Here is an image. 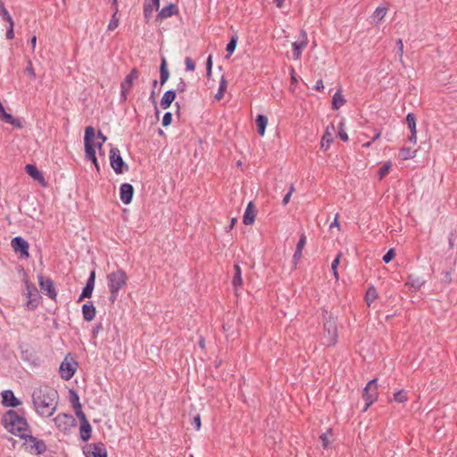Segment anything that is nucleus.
<instances>
[{
	"instance_id": "obj_45",
	"label": "nucleus",
	"mask_w": 457,
	"mask_h": 457,
	"mask_svg": "<svg viewBox=\"0 0 457 457\" xmlns=\"http://www.w3.org/2000/svg\"><path fill=\"white\" fill-rule=\"evenodd\" d=\"M187 85L183 79H179V83L176 86V93L181 94L187 91Z\"/></svg>"
},
{
	"instance_id": "obj_60",
	"label": "nucleus",
	"mask_w": 457,
	"mask_h": 457,
	"mask_svg": "<svg viewBox=\"0 0 457 457\" xmlns=\"http://www.w3.org/2000/svg\"><path fill=\"white\" fill-rule=\"evenodd\" d=\"M103 329V324L101 322L96 324L92 329V337L96 338L98 333Z\"/></svg>"
},
{
	"instance_id": "obj_53",
	"label": "nucleus",
	"mask_w": 457,
	"mask_h": 457,
	"mask_svg": "<svg viewBox=\"0 0 457 457\" xmlns=\"http://www.w3.org/2000/svg\"><path fill=\"white\" fill-rule=\"evenodd\" d=\"M294 190H295V187H294L293 185H291L288 192L284 195V197L282 199V204L283 205H287L289 203L290 197H291L292 193L294 192Z\"/></svg>"
},
{
	"instance_id": "obj_64",
	"label": "nucleus",
	"mask_w": 457,
	"mask_h": 457,
	"mask_svg": "<svg viewBox=\"0 0 457 457\" xmlns=\"http://www.w3.org/2000/svg\"><path fill=\"white\" fill-rule=\"evenodd\" d=\"M324 88L323 81L322 79H318L313 87V89L316 91H320Z\"/></svg>"
},
{
	"instance_id": "obj_34",
	"label": "nucleus",
	"mask_w": 457,
	"mask_h": 457,
	"mask_svg": "<svg viewBox=\"0 0 457 457\" xmlns=\"http://www.w3.org/2000/svg\"><path fill=\"white\" fill-rule=\"evenodd\" d=\"M107 140V137L103 134L101 130H98L97 135H96V138L94 140V145H96V148L99 150V152H102L103 145Z\"/></svg>"
},
{
	"instance_id": "obj_32",
	"label": "nucleus",
	"mask_w": 457,
	"mask_h": 457,
	"mask_svg": "<svg viewBox=\"0 0 457 457\" xmlns=\"http://www.w3.org/2000/svg\"><path fill=\"white\" fill-rule=\"evenodd\" d=\"M406 123L411 134H417L416 117L414 113L409 112L406 115Z\"/></svg>"
},
{
	"instance_id": "obj_21",
	"label": "nucleus",
	"mask_w": 457,
	"mask_h": 457,
	"mask_svg": "<svg viewBox=\"0 0 457 457\" xmlns=\"http://www.w3.org/2000/svg\"><path fill=\"white\" fill-rule=\"evenodd\" d=\"M138 78V71L136 69L131 70V71L125 77L124 80L120 83V88L124 90H130L133 83Z\"/></svg>"
},
{
	"instance_id": "obj_62",
	"label": "nucleus",
	"mask_w": 457,
	"mask_h": 457,
	"mask_svg": "<svg viewBox=\"0 0 457 457\" xmlns=\"http://www.w3.org/2000/svg\"><path fill=\"white\" fill-rule=\"evenodd\" d=\"M95 281H96V271L92 270L89 274V277L87 279L86 284H89L92 287H95Z\"/></svg>"
},
{
	"instance_id": "obj_43",
	"label": "nucleus",
	"mask_w": 457,
	"mask_h": 457,
	"mask_svg": "<svg viewBox=\"0 0 457 457\" xmlns=\"http://www.w3.org/2000/svg\"><path fill=\"white\" fill-rule=\"evenodd\" d=\"M117 14L118 13L113 12L112 15V18L109 21L107 28H108V30H110V31H112L115 29H117L120 24V21H119V18L117 17Z\"/></svg>"
},
{
	"instance_id": "obj_15",
	"label": "nucleus",
	"mask_w": 457,
	"mask_h": 457,
	"mask_svg": "<svg viewBox=\"0 0 457 457\" xmlns=\"http://www.w3.org/2000/svg\"><path fill=\"white\" fill-rule=\"evenodd\" d=\"M134 187L129 183H123L120 187V198L124 204H129L133 199Z\"/></svg>"
},
{
	"instance_id": "obj_50",
	"label": "nucleus",
	"mask_w": 457,
	"mask_h": 457,
	"mask_svg": "<svg viewBox=\"0 0 457 457\" xmlns=\"http://www.w3.org/2000/svg\"><path fill=\"white\" fill-rule=\"evenodd\" d=\"M343 126H344V123L343 122H340L339 124V131H338V137L339 138L344 141V142H347L348 141V135L347 133L343 129Z\"/></svg>"
},
{
	"instance_id": "obj_44",
	"label": "nucleus",
	"mask_w": 457,
	"mask_h": 457,
	"mask_svg": "<svg viewBox=\"0 0 457 457\" xmlns=\"http://www.w3.org/2000/svg\"><path fill=\"white\" fill-rule=\"evenodd\" d=\"M226 87H227V82L224 79V78H222L221 80L220 81L218 92L215 95V98L217 100H220L223 96Z\"/></svg>"
},
{
	"instance_id": "obj_30",
	"label": "nucleus",
	"mask_w": 457,
	"mask_h": 457,
	"mask_svg": "<svg viewBox=\"0 0 457 457\" xmlns=\"http://www.w3.org/2000/svg\"><path fill=\"white\" fill-rule=\"evenodd\" d=\"M378 295L376 287L374 286L369 287L365 295V301L367 305L370 306L371 303L378 298Z\"/></svg>"
},
{
	"instance_id": "obj_3",
	"label": "nucleus",
	"mask_w": 457,
	"mask_h": 457,
	"mask_svg": "<svg viewBox=\"0 0 457 457\" xmlns=\"http://www.w3.org/2000/svg\"><path fill=\"white\" fill-rule=\"evenodd\" d=\"M323 335L322 344L326 346H333L337 342V326L336 318L326 310L322 311Z\"/></svg>"
},
{
	"instance_id": "obj_52",
	"label": "nucleus",
	"mask_w": 457,
	"mask_h": 457,
	"mask_svg": "<svg viewBox=\"0 0 457 457\" xmlns=\"http://www.w3.org/2000/svg\"><path fill=\"white\" fill-rule=\"evenodd\" d=\"M212 56L210 54L206 60V76L210 78L212 75Z\"/></svg>"
},
{
	"instance_id": "obj_56",
	"label": "nucleus",
	"mask_w": 457,
	"mask_h": 457,
	"mask_svg": "<svg viewBox=\"0 0 457 457\" xmlns=\"http://www.w3.org/2000/svg\"><path fill=\"white\" fill-rule=\"evenodd\" d=\"M154 10H158L157 8L152 6L150 4L149 0H145L144 7H143V12H151L154 13Z\"/></svg>"
},
{
	"instance_id": "obj_54",
	"label": "nucleus",
	"mask_w": 457,
	"mask_h": 457,
	"mask_svg": "<svg viewBox=\"0 0 457 457\" xmlns=\"http://www.w3.org/2000/svg\"><path fill=\"white\" fill-rule=\"evenodd\" d=\"M390 167H391L390 162L386 163L385 165H383V166L379 169V170H378V176H379L380 178L385 177V176L388 173Z\"/></svg>"
},
{
	"instance_id": "obj_41",
	"label": "nucleus",
	"mask_w": 457,
	"mask_h": 457,
	"mask_svg": "<svg viewBox=\"0 0 457 457\" xmlns=\"http://www.w3.org/2000/svg\"><path fill=\"white\" fill-rule=\"evenodd\" d=\"M4 121L8 123V124H11V125H12L13 127H16V128H21L22 127L21 120L19 119H17V118H14L11 113H9L8 115H5V118H4Z\"/></svg>"
},
{
	"instance_id": "obj_39",
	"label": "nucleus",
	"mask_w": 457,
	"mask_h": 457,
	"mask_svg": "<svg viewBox=\"0 0 457 457\" xmlns=\"http://www.w3.org/2000/svg\"><path fill=\"white\" fill-rule=\"evenodd\" d=\"M331 435H332V429L328 428V429H327V431L325 433H323L320 436V439L321 441L323 449H328V445H329V436Z\"/></svg>"
},
{
	"instance_id": "obj_29",
	"label": "nucleus",
	"mask_w": 457,
	"mask_h": 457,
	"mask_svg": "<svg viewBox=\"0 0 457 457\" xmlns=\"http://www.w3.org/2000/svg\"><path fill=\"white\" fill-rule=\"evenodd\" d=\"M234 270H235V273H234V276L232 278V285L235 287V289H237V287H240L243 283L242 270L238 264L234 265Z\"/></svg>"
},
{
	"instance_id": "obj_18",
	"label": "nucleus",
	"mask_w": 457,
	"mask_h": 457,
	"mask_svg": "<svg viewBox=\"0 0 457 457\" xmlns=\"http://www.w3.org/2000/svg\"><path fill=\"white\" fill-rule=\"evenodd\" d=\"M26 172L36 181L43 187H46V181L43 173L34 164H27L25 166Z\"/></svg>"
},
{
	"instance_id": "obj_2",
	"label": "nucleus",
	"mask_w": 457,
	"mask_h": 457,
	"mask_svg": "<svg viewBox=\"0 0 457 457\" xmlns=\"http://www.w3.org/2000/svg\"><path fill=\"white\" fill-rule=\"evenodd\" d=\"M2 424L8 432L21 438L25 437V432L29 428L27 420L13 410H9L3 415Z\"/></svg>"
},
{
	"instance_id": "obj_36",
	"label": "nucleus",
	"mask_w": 457,
	"mask_h": 457,
	"mask_svg": "<svg viewBox=\"0 0 457 457\" xmlns=\"http://www.w3.org/2000/svg\"><path fill=\"white\" fill-rule=\"evenodd\" d=\"M93 291H94V287L89 286V284H86L85 287L82 289V292H81L79 299H78V302H80V301H82L85 298L91 297V295L93 294Z\"/></svg>"
},
{
	"instance_id": "obj_31",
	"label": "nucleus",
	"mask_w": 457,
	"mask_h": 457,
	"mask_svg": "<svg viewBox=\"0 0 457 457\" xmlns=\"http://www.w3.org/2000/svg\"><path fill=\"white\" fill-rule=\"evenodd\" d=\"M345 99L343 95L339 91L336 92L332 98V108L334 110H338L345 104Z\"/></svg>"
},
{
	"instance_id": "obj_6",
	"label": "nucleus",
	"mask_w": 457,
	"mask_h": 457,
	"mask_svg": "<svg viewBox=\"0 0 457 457\" xmlns=\"http://www.w3.org/2000/svg\"><path fill=\"white\" fill-rule=\"evenodd\" d=\"M109 159L110 165L116 174H123L129 171V165L123 161L117 147L111 148Z\"/></svg>"
},
{
	"instance_id": "obj_25",
	"label": "nucleus",
	"mask_w": 457,
	"mask_h": 457,
	"mask_svg": "<svg viewBox=\"0 0 457 457\" xmlns=\"http://www.w3.org/2000/svg\"><path fill=\"white\" fill-rule=\"evenodd\" d=\"M425 283V280L413 274H410L407 278L406 285L410 286L414 290H419Z\"/></svg>"
},
{
	"instance_id": "obj_51",
	"label": "nucleus",
	"mask_w": 457,
	"mask_h": 457,
	"mask_svg": "<svg viewBox=\"0 0 457 457\" xmlns=\"http://www.w3.org/2000/svg\"><path fill=\"white\" fill-rule=\"evenodd\" d=\"M396 46H397V54L399 55L400 61H403V43L401 38H398L396 40Z\"/></svg>"
},
{
	"instance_id": "obj_22",
	"label": "nucleus",
	"mask_w": 457,
	"mask_h": 457,
	"mask_svg": "<svg viewBox=\"0 0 457 457\" xmlns=\"http://www.w3.org/2000/svg\"><path fill=\"white\" fill-rule=\"evenodd\" d=\"M176 98V91L173 89L167 90L162 96L160 105L163 110L168 109Z\"/></svg>"
},
{
	"instance_id": "obj_11",
	"label": "nucleus",
	"mask_w": 457,
	"mask_h": 457,
	"mask_svg": "<svg viewBox=\"0 0 457 457\" xmlns=\"http://www.w3.org/2000/svg\"><path fill=\"white\" fill-rule=\"evenodd\" d=\"M85 457H108L105 445L102 442L93 443L83 448Z\"/></svg>"
},
{
	"instance_id": "obj_61",
	"label": "nucleus",
	"mask_w": 457,
	"mask_h": 457,
	"mask_svg": "<svg viewBox=\"0 0 457 457\" xmlns=\"http://www.w3.org/2000/svg\"><path fill=\"white\" fill-rule=\"evenodd\" d=\"M192 425L195 428V430H199L201 428V417L199 414L195 416L192 420Z\"/></svg>"
},
{
	"instance_id": "obj_42",
	"label": "nucleus",
	"mask_w": 457,
	"mask_h": 457,
	"mask_svg": "<svg viewBox=\"0 0 457 457\" xmlns=\"http://www.w3.org/2000/svg\"><path fill=\"white\" fill-rule=\"evenodd\" d=\"M408 398L406 396V394L403 390H399L394 394V401L396 403H405L407 402Z\"/></svg>"
},
{
	"instance_id": "obj_14",
	"label": "nucleus",
	"mask_w": 457,
	"mask_h": 457,
	"mask_svg": "<svg viewBox=\"0 0 457 457\" xmlns=\"http://www.w3.org/2000/svg\"><path fill=\"white\" fill-rule=\"evenodd\" d=\"M74 419L71 414L59 413L54 419L55 426L62 430H67L74 422Z\"/></svg>"
},
{
	"instance_id": "obj_12",
	"label": "nucleus",
	"mask_w": 457,
	"mask_h": 457,
	"mask_svg": "<svg viewBox=\"0 0 457 457\" xmlns=\"http://www.w3.org/2000/svg\"><path fill=\"white\" fill-rule=\"evenodd\" d=\"M26 283V289H27V297L28 301L26 303V307L29 310H35L40 303L41 296L37 289V287L29 283L28 281Z\"/></svg>"
},
{
	"instance_id": "obj_1",
	"label": "nucleus",
	"mask_w": 457,
	"mask_h": 457,
	"mask_svg": "<svg viewBox=\"0 0 457 457\" xmlns=\"http://www.w3.org/2000/svg\"><path fill=\"white\" fill-rule=\"evenodd\" d=\"M58 400V392L48 386H41L32 393L34 409L43 418H49L55 412Z\"/></svg>"
},
{
	"instance_id": "obj_35",
	"label": "nucleus",
	"mask_w": 457,
	"mask_h": 457,
	"mask_svg": "<svg viewBox=\"0 0 457 457\" xmlns=\"http://www.w3.org/2000/svg\"><path fill=\"white\" fill-rule=\"evenodd\" d=\"M70 402L73 409H80L81 403L79 402V396L75 390H70Z\"/></svg>"
},
{
	"instance_id": "obj_55",
	"label": "nucleus",
	"mask_w": 457,
	"mask_h": 457,
	"mask_svg": "<svg viewBox=\"0 0 457 457\" xmlns=\"http://www.w3.org/2000/svg\"><path fill=\"white\" fill-rule=\"evenodd\" d=\"M305 245H306V237L304 234H302L300 236V238H299L297 244H296L295 249L303 251Z\"/></svg>"
},
{
	"instance_id": "obj_40",
	"label": "nucleus",
	"mask_w": 457,
	"mask_h": 457,
	"mask_svg": "<svg viewBox=\"0 0 457 457\" xmlns=\"http://www.w3.org/2000/svg\"><path fill=\"white\" fill-rule=\"evenodd\" d=\"M237 43V37L233 36L226 46V51L228 52V56H230L235 52Z\"/></svg>"
},
{
	"instance_id": "obj_37",
	"label": "nucleus",
	"mask_w": 457,
	"mask_h": 457,
	"mask_svg": "<svg viewBox=\"0 0 457 457\" xmlns=\"http://www.w3.org/2000/svg\"><path fill=\"white\" fill-rule=\"evenodd\" d=\"M343 253L341 252L337 253L336 258L333 260L331 263V270L333 271V275L336 278V279H338V272H337V267L340 263V259L342 257Z\"/></svg>"
},
{
	"instance_id": "obj_26",
	"label": "nucleus",
	"mask_w": 457,
	"mask_h": 457,
	"mask_svg": "<svg viewBox=\"0 0 457 457\" xmlns=\"http://www.w3.org/2000/svg\"><path fill=\"white\" fill-rule=\"evenodd\" d=\"M258 134L262 137L268 124V118L263 114H258L255 120Z\"/></svg>"
},
{
	"instance_id": "obj_49",
	"label": "nucleus",
	"mask_w": 457,
	"mask_h": 457,
	"mask_svg": "<svg viewBox=\"0 0 457 457\" xmlns=\"http://www.w3.org/2000/svg\"><path fill=\"white\" fill-rule=\"evenodd\" d=\"M185 65H186V71H193L195 69V63L190 57H186L185 59Z\"/></svg>"
},
{
	"instance_id": "obj_58",
	"label": "nucleus",
	"mask_w": 457,
	"mask_h": 457,
	"mask_svg": "<svg viewBox=\"0 0 457 457\" xmlns=\"http://www.w3.org/2000/svg\"><path fill=\"white\" fill-rule=\"evenodd\" d=\"M74 411L80 422H84L85 420H87L86 414L82 411V406H80V409H74Z\"/></svg>"
},
{
	"instance_id": "obj_5",
	"label": "nucleus",
	"mask_w": 457,
	"mask_h": 457,
	"mask_svg": "<svg viewBox=\"0 0 457 457\" xmlns=\"http://www.w3.org/2000/svg\"><path fill=\"white\" fill-rule=\"evenodd\" d=\"M96 138V130L92 126H88L85 129L84 145H85V159L87 161H95L96 157V145L94 140Z\"/></svg>"
},
{
	"instance_id": "obj_48",
	"label": "nucleus",
	"mask_w": 457,
	"mask_h": 457,
	"mask_svg": "<svg viewBox=\"0 0 457 457\" xmlns=\"http://www.w3.org/2000/svg\"><path fill=\"white\" fill-rule=\"evenodd\" d=\"M172 122V113L170 112H167L164 113L162 120V124L163 127H168Z\"/></svg>"
},
{
	"instance_id": "obj_59",
	"label": "nucleus",
	"mask_w": 457,
	"mask_h": 457,
	"mask_svg": "<svg viewBox=\"0 0 457 457\" xmlns=\"http://www.w3.org/2000/svg\"><path fill=\"white\" fill-rule=\"evenodd\" d=\"M25 72H27L32 79L36 78V73L32 66L31 61L28 62V66L26 67Z\"/></svg>"
},
{
	"instance_id": "obj_7",
	"label": "nucleus",
	"mask_w": 457,
	"mask_h": 457,
	"mask_svg": "<svg viewBox=\"0 0 457 457\" xmlns=\"http://www.w3.org/2000/svg\"><path fill=\"white\" fill-rule=\"evenodd\" d=\"M362 397L365 401L363 411H366L378 399V379L373 378L368 382L363 389Z\"/></svg>"
},
{
	"instance_id": "obj_8",
	"label": "nucleus",
	"mask_w": 457,
	"mask_h": 457,
	"mask_svg": "<svg viewBox=\"0 0 457 457\" xmlns=\"http://www.w3.org/2000/svg\"><path fill=\"white\" fill-rule=\"evenodd\" d=\"M22 439H25L29 453L37 455L46 453V445L44 440L38 439L32 435H26Z\"/></svg>"
},
{
	"instance_id": "obj_4",
	"label": "nucleus",
	"mask_w": 457,
	"mask_h": 457,
	"mask_svg": "<svg viewBox=\"0 0 457 457\" xmlns=\"http://www.w3.org/2000/svg\"><path fill=\"white\" fill-rule=\"evenodd\" d=\"M128 276L126 272L119 269L107 275V286L110 291L109 301L114 303L119 296V292L127 285Z\"/></svg>"
},
{
	"instance_id": "obj_28",
	"label": "nucleus",
	"mask_w": 457,
	"mask_h": 457,
	"mask_svg": "<svg viewBox=\"0 0 457 457\" xmlns=\"http://www.w3.org/2000/svg\"><path fill=\"white\" fill-rule=\"evenodd\" d=\"M333 140L334 139L332 134L331 132H329V127H327V129L321 138L320 148L323 151H327L330 147V145L333 142Z\"/></svg>"
},
{
	"instance_id": "obj_33",
	"label": "nucleus",
	"mask_w": 457,
	"mask_h": 457,
	"mask_svg": "<svg viewBox=\"0 0 457 457\" xmlns=\"http://www.w3.org/2000/svg\"><path fill=\"white\" fill-rule=\"evenodd\" d=\"M416 150H411L410 147H403L400 150L401 159L403 161L413 159L416 156Z\"/></svg>"
},
{
	"instance_id": "obj_63",
	"label": "nucleus",
	"mask_w": 457,
	"mask_h": 457,
	"mask_svg": "<svg viewBox=\"0 0 457 457\" xmlns=\"http://www.w3.org/2000/svg\"><path fill=\"white\" fill-rule=\"evenodd\" d=\"M302 250L295 249V253L293 255V262L295 266L298 263L299 260L302 258Z\"/></svg>"
},
{
	"instance_id": "obj_27",
	"label": "nucleus",
	"mask_w": 457,
	"mask_h": 457,
	"mask_svg": "<svg viewBox=\"0 0 457 457\" xmlns=\"http://www.w3.org/2000/svg\"><path fill=\"white\" fill-rule=\"evenodd\" d=\"M169 77H170V72H169L168 67H167V61L163 57V58H162V62L160 64V84L162 86L164 85L167 82V80L169 79Z\"/></svg>"
},
{
	"instance_id": "obj_57",
	"label": "nucleus",
	"mask_w": 457,
	"mask_h": 457,
	"mask_svg": "<svg viewBox=\"0 0 457 457\" xmlns=\"http://www.w3.org/2000/svg\"><path fill=\"white\" fill-rule=\"evenodd\" d=\"M13 28H14V23L12 25L8 24V27L6 28V33H5L6 39L11 40L14 37Z\"/></svg>"
},
{
	"instance_id": "obj_20",
	"label": "nucleus",
	"mask_w": 457,
	"mask_h": 457,
	"mask_svg": "<svg viewBox=\"0 0 457 457\" xmlns=\"http://www.w3.org/2000/svg\"><path fill=\"white\" fill-rule=\"evenodd\" d=\"M256 212L253 202H249L243 216V223L245 225H252L254 222Z\"/></svg>"
},
{
	"instance_id": "obj_23",
	"label": "nucleus",
	"mask_w": 457,
	"mask_h": 457,
	"mask_svg": "<svg viewBox=\"0 0 457 457\" xmlns=\"http://www.w3.org/2000/svg\"><path fill=\"white\" fill-rule=\"evenodd\" d=\"M96 313V310L92 302L84 303L82 306V315L86 321H91Z\"/></svg>"
},
{
	"instance_id": "obj_38",
	"label": "nucleus",
	"mask_w": 457,
	"mask_h": 457,
	"mask_svg": "<svg viewBox=\"0 0 457 457\" xmlns=\"http://www.w3.org/2000/svg\"><path fill=\"white\" fill-rule=\"evenodd\" d=\"M0 17L4 21H5L9 25H12L14 22L12 17L11 16L5 6H0Z\"/></svg>"
},
{
	"instance_id": "obj_17",
	"label": "nucleus",
	"mask_w": 457,
	"mask_h": 457,
	"mask_svg": "<svg viewBox=\"0 0 457 457\" xmlns=\"http://www.w3.org/2000/svg\"><path fill=\"white\" fill-rule=\"evenodd\" d=\"M2 404L5 407H17L21 404V401L14 395L10 389L2 392Z\"/></svg>"
},
{
	"instance_id": "obj_19",
	"label": "nucleus",
	"mask_w": 457,
	"mask_h": 457,
	"mask_svg": "<svg viewBox=\"0 0 457 457\" xmlns=\"http://www.w3.org/2000/svg\"><path fill=\"white\" fill-rule=\"evenodd\" d=\"M179 12V9L176 4H170L167 6L162 8L156 15V21H162L170 18Z\"/></svg>"
},
{
	"instance_id": "obj_13",
	"label": "nucleus",
	"mask_w": 457,
	"mask_h": 457,
	"mask_svg": "<svg viewBox=\"0 0 457 457\" xmlns=\"http://www.w3.org/2000/svg\"><path fill=\"white\" fill-rule=\"evenodd\" d=\"M11 245L15 253H20V257L22 259H28L29 253V243L21 237H15L12 239Z\"/></svg>"
},
{
	"instance_id": "obj_16",
	"label": "nucleus",
	"mask_w": 457,
	"mask_h": 457,
	"mask_svg": "<svg viewBox=\"0 0 457 457\" xmlns=\"http://www.w3.org/2000/svg\"><path fill=\"white\" fill-rule=\"evenodd\" d=\"M301 40L292 43L294 60H298L301 57L302 51L307 45V36L303 30L301 31Z\"/></svg>"
},
{
	"instance_id": "obj_47",
	"label": "nucleus",
	"mask_w": 457,
	"mask_h": 457,
	"mask_svg": "<svg viewBox=\"0 0 457 457\" xmlns=\"http://www.w3.org/2000/svg\"><path fill=\"white\" fill-rule=\"evenodd\" d=\"M386 14V8L378 6L374 12V18L382 20Z\"/></svg>"
},
{
	"instance_id": "obj_9",
	"label": "nucleus",
	"mask_w": 457,
	"mask_h": 457,
	"mask_svg": "<svg viewBox=\"0 0 457 457\" xmlns=\"http://www.w3.org/2000/svg\"><path fill=\"white\" fill-rule=\"evenodd\" d=\"M78 368V362L73 359H69L66 356L63 361L61 362L59 372L60 376L64 380H70L75 374Z\"/></svg>"
},
{
	"instance_id": "obj_24",
	"label": "nucleus",
	"mask_w": 457,
	"mask_h": 457,
	"mask_svg": "<svg viewBox=\"0 0 457 457\" xmlns=\"http://www.w3.org/2000/svg\"><path fill=\"white\" fill-rule=\"evenodd\" d=\"M92 434V427L87 420H85L84 422H80L79 427V436L83 442H87L91 437Z\"/></svg>"
},
{
	"instance_id": "obj_10",
	"label": "nucleus",
	"mask_w": 457,
	"mask_h": 457,
	"mask_svg": "<svg viewBox=\"0 0 457 457\" xmlns=\"http://www.w3.org/2000/svg\"><path fill=\"white\" fill-rule=\"evenodd\" d=\"M37 280L40 289L52 300H56L57 292L55 290L54 281L51 278L43 274L37 275Z\"/></svg>"
},
{
	"instance_id": "obj_46",
	"label": "nucleus",
	"mask_w": 457,
	"mask_h": 457,
	"mask_svg": "<svg viewBox=\"0 0 457 457\" xmlns=\"http://www.w3.org/2000/svg\"><path fill=\"white\" fill-rule=\"evenodd\" d=\"M395 249L394 248H390L383 256V262L385 263H389L393 258L395 257Z\"/></svg>"
}]
</instances>
